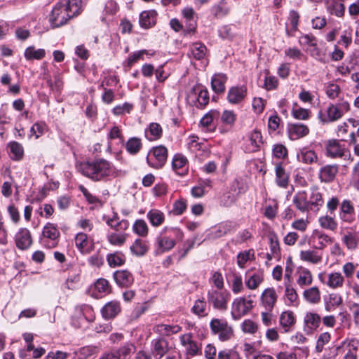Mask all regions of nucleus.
I'll return each mask as SVG.
<instances>
[{"instance_id": "423d86ee", "label": "nucleus", "mask_w": 359, "mask_h": 359, "mask_svg": "<svg viewBox=\"0 0 359 359\" xmlns=\"http://www.w3.org/2000/svg\"><path fill=\"white\" fill-rule=\"evenodd\" d=\"M231 294L226 290L211 289L208 292L207 299L210 304L215 309L225 311L227 309L228 302Z\"/></svg>"}, {"instance_id": "09e8293b", "label": "nucleus", "mask_w": 359, "mask_h": 359, "mask_svg": "<svg viewBox=\"0 0 359 359\" xmlns=\"http://www.w3.org/2000/svg\"><path fill=\"white\" fill-rule=\"evenodd\" d=\"M125 148L130 155H136L142 148L141 139L136 137L129 138L125 144Z\"/></svg>"}, {"instance_id": "ddd939ff", "label": "nucleus", "mask_w": 359, "mask_h": 359, "mask_svg": "<svg viewBox=\"0 0 359 359\" xmlns=\"http://www.w3.org/2000/svg\"><path fill=\"white\" fill-rule=\"evenodd\" d=\"M263 144L262 136L259 131L255 130L251 132L244 143V150L247 153L255 152Z\"/></svg>"}, {"instance_id": "39448f33", "label": "nucleus", "mask_w": 359, "mask_h": 359, "mask_svg": "<svg viewBox=\"0 0 359 359\" xmlns=\"http://www.w3.org/2000/svg\"><path fill=\"white\" fill-rule=\"evenodd\" d=\"M60 235L57 225L48 222L43 228L40 243L46 248H54L58 244Z\"/></svg>"}, {"instance_id": "e2e57ef3", "label": "nucleus", "mask_w": 359, "mask_h": 359, "mask_svg": "<svg viewBox=\"0 0 359 359\" xmlns=\"http://www.w3.org/2000/svg\"><path fill=\"white\" fill-rule=\"evenodd\" d=\"M134 346L131 344H126L118 349L112 350L116 359H126V358L130 353Z\"/></svg>"}, {"instance_id": "f704fd0d", "label": "nucleus", "mask_w": 359, "mask_h": 359, "mask_svg": "<svg viewBox=\"0 0 359 359\" xmlns=\"http://www.w3.org/2000/svg\"><path fill=\"white\" fill-rule=\"evenodd\" d=\"M227 281L231 285V290L234 294H238L243 291V280L238 273L233 271L227 277Z\"/></svg>"}, {"instance_id": "b1692460", "label": "nucleus", "mask_w": 359, "mask_h": 359, "mask_svg": "<svg viewBox=\"0 0 359 359\" xmlns=\"http://www.w3.org/2000/svg\"><path fill=\"white\" fill-rule=\"evenodd\" d=\"M290 175L286 172L282 163H276L275 182L281 188H286L289 183Z\"/></svg>"}, {"instance_id": "f8f14e48", "label": "nucleus", "mask_w": 359, "mask_h": 359, "mask_svg": "<svg viewBox=\"0 0 359 359\" xmlns=\"http://www.w3.org/2000/svg\"><path fill=\"white\" fill-rule=\"evenodd\" d=\"M319 280L321 283L332 289H337L343 287L345 279L339 272H332L328 274L320 273Z\"/></svg>"}, {"instance_id": "37998d69", "label": "nucleus", "mask_w": 359, "mask_h": 359, "mask_svg": "<svg viewBox=\"0 0 359 359\" xmlns=\"http://www.w3.org/2000/svg\"><path fill=\"white\" fill-rule=\"evenodd\" d=\"M60 1L72 18L80 13L81 0H60Z\"/></svg>"}, {"instance_id": "aec40b11", "label": "nucleus", "mask_w": 359, "mask_h": 359, "mask_svg": "<svg viewBox=\"0 0 359 359\" xmlns=\"http://www.w3.org/2000/svg\"><path fill=\"white\" fill-rule=\"evenodd\" d=\"M324 204V200L322 194L317 187L311 189V193L309 197V211L316 212Z\"/></svg>"}, {"instance_id": "ea45409f", "label": "nucleus", "mask_w": 359, "mask_h": 359, "mask_svg": "<svg viewBox=\"0 0 359 359\" xmlns=\"http://www.w3.org/2000/svg\"><path fill=\"white\" fill-rule=\"evenodd\" d=\"M189 57L200 60L205 57L207 53L206 46L202 43H194L189 47Z\"/></svg>"}, {"instance_id": "72a5a7b5", "label": "nucleus", "mask_w": 359, "mask_h": 359, "mask_svg": "<svg viewBox=\"0 0 359 359\" xmlns=\"http://www.w3.org/2000/svg\"><path fill=\"white\" fill-rule=\"evenodd\" d=\"M102 315L105 319L114 318L120 311L121 306L117 302H110L102 309Z\"/></svg>"}, {"instance_id": "f03ea898", "label": "nucleus", "mask_w": 359, "mask_h": 359, "mask_svg": "<svg viewBox=\"0 0 359 359\" xmlns=\"http://www.w3.org/2000/svg\"><path fill=\"white\" fill-rule=\"evenodd\" d=\"M184 233L177 227L165 226L156 238L157 254L171 250L177 241H182Z\"/></svg>"}, {"instance_id": "4be33fe9", "label": "nucleus", "mask_w": 359, "mask_h": 359, "mask_svg": "<svg viewBox=\"0 0 359 359\" xmlns=\"http://www.w3.org/2000/svg\"><path fill=\"white\" fill-rule=\"evenodd\" d=\"M299 257L302 261L313 264H318L322 262L323 254L318 249H308L301 250Z\"/></svg>"}, {"instance_id": "58836bf2", "label": "nucleus", "mask_w": 359, "mask_h": 359, "mask_svg": "<svg viewBox=\"0 0 359 359\" xmlns=\"http://www.w3.org/2000/svg\"><path fill=\"white\" fill-rule=\"evenodd\" d=\"M230 11L231 7L227 0H220L211 8L212 13L217 18H222L227 15L230 13Z\"/></svg>"}, {"instance_id": "473e14b6", "label": "nucleus", "mask_w": 359, "mask_h": 359, "mask_svg": "<svg viewBox=\"0 0 359 359\" xmlns=\"http://www.w3.org/2000/svg\"><path fill=\"white\" fill-rule=\"evenodd\" d=\"M303 297L306 302L311 304H317L320 302L321 294L319 288L313 286L303 292Z\"/></svg>"}, {"instance_id": "412c9836", "label": "nucleus", "mask_w": 359, "mask_h": 359, "mask_svg": "<svg viewBox=\"0 0 359 359\" xmlns=\"http://www.w3.org/2000/svg\"><path fill=\"white\" fill-rule=\"evenodd\" d=\"M104 220L108 226L116 231H124L129 227V222L126 219L119 220V217L116 212H114L111 217L103 216Z\"/></svg>"}, {"instance_id": "6e6552de", "label": "nucleus", "mask_w": 359, "mask_h": 359, "mask_svg": "<svg viewBox=\"0 0 359 359\" xmlns=\"http://www.w3.org/2000/svg\"><path fill=\"white\" fill-rule=\"evenodd\" d=\"M327 156L334 158H342L352 162L353 158L350 151L344 145H341L338 140H330L327 145Z\"/></svg>"}, {"instance_id": "c85d7f7f", "label": "nucleus", "mask_w": 359, "mask_h": 359, "mask_svg": "<svg viewBox=\"0 0 359 359\" xmlns=\"http://www.w3.org/2000/svg\"><path fill=\"white\" fill-rule=\"evenodd\" d=\"M340 217L342 220L351 223L353 221L355 209L353 203L349 200H344L340 207Z\"/></svg>"}, {"instance_id": "4c0bfd02", "label": "nucleus", "mask_w": 359, "mask_h": 359, "mask_svg": "<svg viewBox=\"0 0 359 359\" xmlns=\"http://www.w3.org/2000/svg\"><path fill=\"white\" fill-rule=\"evenodd\" d=\"M146 138L149 141L158 140L161 137L163 130L160 124L151 123L144 131Z\"/></svg>"}, {"instance_id": "393cba45", "label": "nucleus", "mask_w": 359, "mask_h": 359, "mask_svg": "<svg viewBox=\"0 0 359 359\" xmlns=\"http://www.w3.org/2000/svg\"><path fill=\"white\" fill-rule=\"evenodd\" d=\"M236 230V224L232 222H225L219 224L215 230L210 233V237L212 239L221 238L227 233L233 232Z\"/></svg>"}, {"instance_id": "a19ab883", "label": "nucleus", "mask_w": 359, "mask_h": 359, "mask_svg": "<svg viewBox=\"0 0 359 359\" xmlns=\"http://www.w3.org/2000/svg\"><path fill=\"white\" fill-rule=\"evenodd\" d=\"M133 255L137 257L144 256L149 250L147 242L140 238L136 239L130 248Z\"/></svg>"}, {"instance_id": "c9c22d12", "label": "nucleus", "mask_w": 359, "mask_h": 359, "mask_svg": "<svg viewBox=\"0 0 359 359\" xmlns=\"http://www.w3.org/2000/svg\"><path fill=\"white\" fill-rule=\"evenodd\" d=\"M157 13L154 11H144L140 15V25L142 27L149 28L156 22Z\"/></svg>"}, {"instance_id": "e433bc0d", "label": "nucleus", "mask_w": 359, "mask_h": 359, "mask_svg": "<svg viewBox=\"0 0 359 359\" xmlns=\"http://www.w3.org/2000/svg\"><path fill=\"white\" fill-rule=\"evenodd\" d=\"M126 256L121 251H116L107 255V262L111 268L121 266L126 263Z\"/></svg>"}, {"instance_id": "2f4dec72", "label": "nucleus", "mask_w": 359, "mask_h": 359, "mask_svg": "<svg viewBox=\"0 0 359 359\" xmlns=\"http://www.w3.org/2000/svg\"><path fill=\"white\" fill-rule=\"evenodd\" d=\"M75 244L79 251L83 255L89 254L92 248H90L88 236L84 233H78L75 236Z\"/></svg>"}, {"instance_id": "8fccbe9b", "label": "nucleus", "mask_w": 359, "mask_h": 359, "mask_svg": "<svg viewBox=\"0 0 359 359\" xmlns=\"http://www.w3.org/2000/svg\"><path fill=\"white\" fill-rule=\"evenodd\" d=\"M343 304L341 296L338 293H331L325 302V308L327 311H332Z\"/></svg>"}, {"instance_id": "bf43d9fd", "label": "nucleus", "mask_w": 359, "mask_h": 359, "mask_svg": "<svg viewBox=\"0 0 359 359\" xmlns=\"http://www.w3.org/2000/svg\"><path fill=\"white\" fill-rule=\"evenodd\" d=\"M8 147L13 154L12 158L15 161H20L24 155V149L21 144L18 142H11L8 144Z\"/></svg>"}, {"instance_id": "9d476101", "label": "nucleus", "mask_w": 359, "mask_h": 359, "mask_svg": "<svg viewBox=\"0 0 359 359\" xmlns=\"http://www.w3.org/2000/svg\"><path fill=\"white\" fill-rule=\"evenodd\" d=\"M189 97L194 100V104L198 109H203L209 102V93L201 84L195 85L191 90Z\"/></svg>"}, {"instance_id": "a211bd4d", "label": "nucleus", "mask_w": 359, "mask_h": 359, "mask_svg": "<svg viewBox=\"0 0 359 359\" xmlns=\"http://www.w3.org/2000/svg\"><path fill=\"white\" fill-rule=\"evenodd\" d=\"M288 136L291 140H297L309 134V127L301 123H291L288 125Z\"/></svg>"}, {"instance_id": "a878e982", "label": "nucleus", "mask_w": 359, "mask_h": 359, "mask_svg": "<svg viewBox=\"0 0 359 359\" xmlns=\"http://www.w3.org/2000/svg\"><path fill=\"white\" fill-rule=\"evenodd\" d=\"M337 172L338 167L337 165H325L319 171V179L324 183L332 182L334 181Z\"/></svg>"}, {"instance_id": "79ce46f5", "label": "nucleus", "mask_w": 359, "mask_h": 359, "mask_svg": "<svg viewBox=\"0 0 359 359\" xmlns=\"http://www.w3.org/2000/svg\"><path fill=\"white\" fill-rule=\"evenodd\" d=\"M297 159L299 162L311 164L318 161V156L314 151L303 148L297 154Z\"/></svg>"}, {"instance_id": "4d7b16f0", "label": "nucleus", "mask_w": 359, "mask_h": 359, "mask_svg": "<svg viewBox=\"0 0 359 359\" xmlns=\"http://www.w3.org/2000/svg\"><path fill=\"white\" fill-rule=\"evenodd\" d=\"M206 309L207 303L204 298H202L198 299L195 302L194 305L191 308V311L199 317H204L208 315Z\"/></svg>"}, {"instance_id": "f3484780", "label": "nucleus", "mask_w": 359, "mask_h": 359, "mask_svg": "<svg viewBox=\"0 0 359 359\" xmlns=\"http://www.w3.org/2000/svg\"><path fill=\"white\" fill-rule=\"evenodd\" d=\"M359 342L355 339H346L341 343L340 346L337 347V351L339 352L343 349L346 353L344 359H357L358 349Z\"/></svg>"}, {"instance_id": "0eeeda50", "label": "nucleus", "mask_w": 359, "mask_h": 359, "mask_svg": "<svg viewBox=\"0 0 359 359\" xmlns=\"http://www.w3.org/2000/svg\"><path fill=\"white\" fill-rule=\"evenodd\" d=\"M253 301L250 297H238L234 299L231 308V316L233 320H239L253 308Z\"/></svg>"}, {"instance_id": "6ab92c4d", "label": "nucleus", "mask_w": 359, "mask_h": 359, "mask_svg": "<svg viewBox=\"0 0 359 359\" xmlns=\"http://www.w3.org/2000/svg\"><path fill=\"white\" fill-rule=\"evenodd\" d=\"M321 323L320 315L314 312H307L304 318V329L307 333H313Z\"/></svg>"}, {"instance_id": "1a4fd4ad", "label": "nucleus", "mask_w": 359, "mask_h": 359, "mask_svg": "<svg viewBox=\"0 0 359 359\" xmlns=\"http://www.w3.org/2000/svg\"><path fill=\"white\" fill-rule=\"evenodd\" d=\"M72 17L60 1L53 7L50 15L49 21L52 27H60L65 25Z\"/></svg>"}, {"instance_id": "dca6fc26", "label": "nucleus", "mask_w": 359, "mask_h": 359, "mask_svg": "<svg viewBox=\"0 0 359 359\" xmlns=\"http://www.w3.org/2000/svg\"><path fill=\"white\" fill-rule=\"evenodd\" d=\"M167 339L160 337L151 341V355L155 359H161L169 351Z\"/></svg>"}, {"instance_id": "c03bdc74", "label": "nucleus", "mask_w": 359, "mask_h": 359, "mask_svg": "<svg viewBox=\"0 0 359 359\" xmlns=\"http://www.w3.org/2000/svg\"><path fill=\"white\" fill-rule=\"evenodd\" d=\"M182 327L178 325L159 324L154 327V331L161 335L170 336L180 332Z\"/></svg>"}, {"instance_id": "20e7f679", "label": "nucleus", "mask_w": 359, "mask_h": 359, "mask_svg": "<svg viewBox=\"0 0 359 359\" xmlns=\"http://www.w3.org/2000/svg\"><path fill=\"white\" fill-rule=\"evenodd\" d=\"M168 156V149L163 145L152 147L147 156L149 165L156 169L162 168L167 162Z\"/></svg>"}, {"instance_id": "bb28decb", "label": "nucleus", "mask_w": 359, "mask_h": 359, "mask_svg": "<svg viewBox=\"0 0 359 359\" xmlns=\"http://www.w3.org/2000/svg\"><path fill=\"white\" fill-rule=\"evenodd\" d=\"M297 285L304 288L311 285L313 282V276L311 272L306 268L301 267L296 273Z\"/></svg>"}, {"instance_id": "3c124183", "label": "nucleus", "mask_w": 359, "mask_h": 359, "mask_svg": "<svg viewBox=\"0 0 359 359\" xmlns=\"http://www.w3.org/2000/svg\"><path fill=\"white\" fill-rule=\"evenodd\" d=\"M326 113V117L322 118V121L325 123L336 121L343 116L334 104L328 106Z\"/></svg>"}, {"instance_id": "13d9d810", "label": "nucleus", "mask_w": 359, "mask_h": 359, "mask_svg": "<svg viewBox=\"0 0 359 359\" xmlns=\"http://www.w3.org/2000/svg\"><path fill=\"white\" fill-rule=\"evenodd\" d=\"M285 297L286 298L287 304L289 306H297L299 304L298 294L294 288L290 285H287L285 290Z\"/></svg>"}, {"instance_id": "7c9ffc66", "label": "nucleus", "mask_w": 359, "mask_h": 359, "mask_svg": "<svg viewBox=\"0 0 359 359\" xmlns=\"http://www.w3.org/2000/svg\"><path fill=\"white\" fill-rule=\"evenodd\" d=\"M296 208L302 212H309V199L305 191L297 192L292 199Z\"/></svg>"}, {"instance_id": "338daca9", "label": "nucleus", "mask_w": 359, "mask_h": 359, "mask_svg": "<svg viewBox=\"0 0 359 359\" xmlns=\"http://www.w3.org/2000/svg\"><path fill=\"white\" fill-rule=\"evenodd\" d=\"M79 189L83 194L88 203L99 205L100 206L102 205L101 200L97 196L91 194L84 186L80 185L79 187Z\"/></svg>"}, {"instance_id": "0e129e2a", "label": "nucleus", "mask_w": 359, "mask_h": 359, "mask_svg": "<svg viewBox=\"0 0 359 359\" xmlns=\"http://www.w3.org/2000/svg\"><path fill=\"white\" fill-rule=\"evenodd\" d=\"M319 223L321 227L332 231L334 230L337 226V223L334 219L328 215L320 217L319 218Z\"/></svg>"}, {"instance_id": "603ef678", "label": "nucleus", "mask_w": 359, "mask_h": 359, "mask_svg": "<svg viewBox=\"0 0 359 359\" xmlns=\"http://www.w3.org/2000/svg\"><path fill=\"white\" fill-rule=\"evenodd\" d=\"M342 241L348 250H355L359 243V236L355 232H347L343 238Z\"/></svg>"}, {"instance_id": "a18cd8bd", "label": "nucleus", "mask_w": 359, "mask_h": 359, "mask_svg": "<svg viewBox=\"0 0 359 359\" xmlns=\"http://www.w3.org/2000/svg\"><path fill=\"white\" fill-rule=\"evenodd\" d=\"M260 301V305L264 307V310L261 311L262 321L266 325H268L269 324V313L267 306H269V288H266L264 290Z\"/></svg>"}, {"instance_id": "864d4df0", "label": "nucleus", "mask_w": 359, "mask_h": 359, "mask_svg": "<svg viewBox=\"0 0 359 359\" xmlns=\"http://www.w3.org/2000/svg\"><path fill=\"white\" fill-rule=\"evenodd\" d=\"M45 55L44 49L39 48L36 50L34 46H29L25 51V57L27 60H41L45 57Z\"/></svg>"}, {"instance_id": "5fc2aeb1", "label": "nucleus", "mask_w": 359, "mask_h": 359, "mask_svg": "<svg viewBox=\"0 0 359 359\" xmlns=\"http://www.w3.org/2000/svg\"><path fill=\"white\" fill-rule=\"evenodd\" d=\"M237 115L233 110H224L220 116V120L224 126L231 128L236 123Z\"/></svg>"}, {"instance_id": "5701e85b", "label": "nucleus", "mask_w": 359, "mask_h": 359, "mask_svg": "<svg viewBox=\"0 0 359 359\" xmlns=\"http://www.w3.org/2000/svg\"><path fill=\"white\" fill-rule=\"evenodd\" d=\"M187 163L188 161L184 156L176 154L172 158V168L177 175L183 176L188 172Z\"/></svg>"}, {"instance_id": "7ed1b4c3", "label": "nucleus", "mask_w": 359, "mask_h": 359, "mask_svg": "<svg viewBox=\"0 0 359 359\" xmlns=\"http://www.w3.org/2000/svg\"><path fill=\"white\" fill-rule=\"evenodd\" d=\"M210 328L211 333L217 335L221 341H229L234 337L233 328L226 319L212 318L210 322Z\"/></svg>"}, {"instance_id": "f257e3e1", "label": "nucleus", "mask_w": 359, "mask_h": 359, "mask_svg": "<svg viewBox=\"0 0 359 359\" xmlns=\"http://www.w3.org/2000/svg\"><path fill=\"white\" fill-rule=\"evenodd\" d=\"M79 170L83 175L95 182L104 180L108 177H115L117 175L114 165L104 158L81 163Z\"/></svg>"}, {"instance_id": "cd10ccee", "label": "nucleus", "mask_w": 359, "mask_h": 359, "mask_svg": "<svg viewBox=\"0 0 359 359\" xmlns=\"http://www.w3.org/2000/svg\"><path fill=\"white\" fill-rule=\"evenodd\" d=\"M227 81V76L222 73L215 74L211 79V87L212 90L217 93H223L225 90V84Z\"/></svg>"}, {"instance_id": "49530a36", "label": "nucleus", "mask_w": 359, "mask_h": 359, "mask_svg": "<svg viewBox=\"0 0 359 359\" xmlns=\"http://www.w3.org/2000/svg\"><path fill=\"white\" fill-rule=\"evenodd\" d=\"M237 264L241 269H244L248 262L255 259V250L250 249L240 252L236 257Z\"/></svg>"}, {"instance_id": "9b49d317", "label": "nucleus", "mask_w": 359, "mask_h": 359, "mask_svg": "<svg viewBox=\"0 0 359 359\" xmlns=\"http://www.w3.org/2000/svg\"><path fill=\"white\" fill-rule=\"evenodd\" d=\"M16 247L21 250L29 249L33 243L30 231L27 228H20L14 236Z\"/></svg>"}, {"instance_id": "052dcab7", "label": "nucleus", "mask_w": 359, "mask_h": 359, "mask_svg": "<svg viewBox=\"0 0 359 359\" xmlns=\"http://www.w3.org/2000/svg\"><path fill=\"white\" fill-rule=\"evenodd\" d=\"M294 323L295 318L293 312L288 311H284L281 313L280 317V323L285 330L294 325Z\"/></svg>"}, {"instance_id": "6e6d98bb", "label": "nucleus", "mask_w": 359, "mask_h": 359, "mask_svg": "<svg viewBox=\"0 0 359 359\" xmlns=\"http://www.w3.org/2000/svg\"><path fill=\"white\" fill-rule=\"evenodd\" d=\"M292 116L298 120H308L310 118L311 111L298 106L294 104L292 109Z\"/></svg>"}, {"instance_id": "de8ad7c7", "label": "nucleus", "mask_w": 359, "mask_h": 359, "mask_svg": "<svg viewBox=\"0 0 359 359\" xmlns=\"http://www.w3.org/2000/svg\"><path fill=\"white\" fill-rule=\"evenodd\" d=\"M147 217L151 224L155 227L161 226L165 221V215L157 209H152L147 212Z\"/></svg>"}, {"instance_id": "774afa93", "label": "nucleus", "mask_w": 359, "mask_h": 359, "mask_svg": "<svg viewBox=\"0 0 359 359\" xmlns=\"http://www.w3.org/2000/svg\"><path fill=\"white\" fill-rule=\"evenodd\" d=\"M217 359H241V357L233 349H224L219 351Z\"/></svg>"}, {"instance_id": "680f3d73", "label": "nucleus", "mask_w": 359, "mask_h": 359, "mask_svg": "<svg viewBox=\"0 0 359 359\" xmlns=\"http://www.w3.org/2000/svg\"><path fill=\"white\" fill-rule=\"evenodd\" d=\"M108 139V149H111V141L115 139H119L121 142L123 144V136L122 135V131L118 126H113L109 133L107 135Z\"/></svg>"}, {"instance_id": "2eb2a0df", "label": "nucleus", "mask_w": 359, "mask_h": 359, "mask_svg": "<svg viewBox=\"0 0 359 359\" xmlns=\"http://www.w3.org/2000/svg\"><path fill=\"white\" fill-rule=\"evenodd\" d=\"M247 95V87L244 85L231 87L226 95V100L231 104H238Z\"/></svg>"}, {"instance_id": "69168bd1", "label": "nucleus", "mask_w": 359, "mask_h": 359, "mask_svg": "<svg viewBox=\"0 0 359 359\" xmlns=\"http://www.w3.org/2000/svg\"><path fill=\"white\" fill-rule=\"evenodd\" d=\"M187 200L183 198H180L174 202L172 212L174 215L179 216L184 213L187 210Z\"/></svg>"}, {"instance_id": "4468645a", "label": "nucleus", "mask_w": 359, "mask_h": 359, "mask_svg": "<svg viewBox=\"0 0 359 359\" xmlns=\"http://www.w3.org/2000/svg\"><path fill=\"white\" fill-rule=\"evenodd\" d=\"M113 278L116 285L122 288L130 287L135 280L133 274L128 269L116 271L113 274Z\"/></svg>"}, {"instance_id": "c756f323", "label": "nucleus", "mask_w": 359, "mask_h": 359, "mask_svg": "<svg viewBox=\"0 0 359 359\" xmlns=\"http://www.w3.org/2000/svg\"><path fill=\"white\" fill-rule=\"evenodd\" d=\"M263 280V275L260 271H248L245 273V284L249 289L253 290Z\"/></svg>"}]
</instances>
